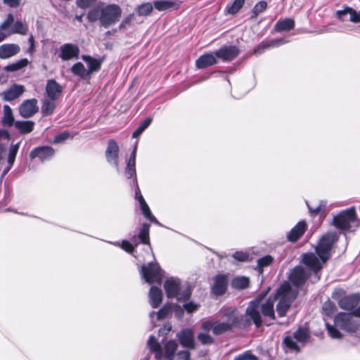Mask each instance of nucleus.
Returning <instances> with one entry per match:
<instances>
[{"mask_svg": "<svg viewBox=\"0 0 360 360\" xmlns=\"http://www.w3.org/2000/svg\"><path fill=\"white\" fill-rule=\"evenodd\" d=\"M154 8L159 11L177 9L178 3L171 0H158L153 2Z\"/></svg>", "mask_w": 360, "mask_h": 360, "instance_id": "obj_28", "label": "nucleus"}, {"mask_svg": "<svg viewBox=\"0 0 360 360\" xmlns=\"http://www.w3.org/2000/svg\"><path fill=\"white\" fill-rule=\"evenodd\" d=\"M307 229V224L304 221H299L287 235V238L290 242H296L304 234Z\"/></svg>", "mask_w": 360, "mask_h": 360, "instance_id": "obj_24", "label": "nucleus"}, {"mask_svg": "<svg viewBox=\"0 0 360 360\" xmlns=\"http://www.w3.org/2000/svg\"><path fill=\"white\" fill-rule=\"evenodd\" d=\"M34 127V122L31 120L27 121H16L15 122V127L21 133V134H28L30 133Z\"/></svg>", "mask_w": 360, "mask_h": 360, "instance_id": "obj_34", "label": "nucleus"}, {"mask_svg": "<svg viewBox=\"0 0 360 360\" xmlns=\"http://www.w3.org/2000/svg\"><path fill=\"white\" fill-rule=\"evenodd\" d=\"M267 292L259 293L253 300L249 302L245 311V316L252 319L256 326L259 328L262 325L261 314L259 313L260 304L266 295Z\"/></svg>", "mask_w": 360, "mask_h": 360, "instance_id": "obj_7", "label": "nucleus"}, {"mask_svg": "<svg viewBox=\"0 0 360 360\" xmlns=\"http://www.w3.org/2000/svg\"><path fill=\"white\" fill-rule=\"evenodd\" d=\"M97 0H77L76 4L78 7L85 9L93 6Z\"/></svg>", "mask_w": 360, "mask_h": 360, "instance_id": "obj_57", "label": "nucleus"}, {"mask_svg": "<svg viewBox=\"0 0 360 360\" xmlns=\"http://www.w3.org/2000/svg\"><path fill=\"white\" fill-rule=\"evenodd\" d=\"M152 122L151 117H148L145 120H143L139 127L134 131L132 136L136 138L139 136L142 132Z\"/></svg>", "mask_w": 360, "mask_h": 360, "instance_id": "obj_47", "label": "nucleus"}, {"mask_svg": "<svg viewBox=\"0 0 360 360\" xmlns=\"http://www.w3.org/2000/svg\"><path fill=\"white\" fill-rule=\"evenodd\" d=\"M14 18L11 13H9L6 19L1 24L0 29L4 30L7 29L12 24L13 25Z\"/></svg>", "mask_w": 360, "mask_h": 360, "instance_id": "obj_58", "label": "nucleus"}, {"mask_svg": "<svg viewBox=\"0 0 360 360\" xmlns=\"http://www.w3.org/2000/svg\"><path fill=\"white\" fill-rule=\"evenodd\" d=\"M208 333L209 332L204 331L198 335V340L202 345H210L214 342V338Z\"/></svg>", "mask_w": 360, "mask_h": 360, "instance_id": "obj_49", "label": "nucleus"}, {"mask_svg": "<svg viewBox=\"0 0 360 360\" xmlns=\"http://www.w3.org/2000/svg\"><path fill=\"white\" fill-rule=\"evenodd\" d=\"M201 328L203 331L206 332L212 330V333L215 335H221L232 330L229 323L225 321L214 320L204 321L202 323Z\"/></svg>", "mask_w": 360, "mask_h": 360, "instance_id": "obj_11", "label": "nucleus"}, {"mask_svg": "<svg viewBox=\"0 0 360 360\" xmlns=\"http://www.w3.org/2000/svg\"><path fill=\"white\" fill-rule=\"evenodd\" d=\"M25 90L23 85L14 84L2 91L0 96L6 101H12L20 97L25 92Z\"/></svg>", "mask_w": 360, "mask_h": 360, "instance_id": "obj_17", "label": "nucleus"}, {"mask_svg": "<svg viewBox=\"0 0 360 360\" xmlns=\"http://www.w3.org/2000/svg\"><path fill=\"white\" fill-rule=\"evenodd\" d=\"M164 288L167 297H176L179 301L188 300L191 295V288L187 286L182 288L179 278H171L165 281Z\"/></svg>", "mask_w": 360, "mask_h": 360, "instance_id": "obj_4", "label": "nucleus"}, {"mask_svg": "<svg viewBox=\"0 0 360 360\" xmlns=\"http://www.w3.org/2000/svg\"><path fill=\"white\" fill-rule=\"evenodd\" d=\"M336 240L337 235L335 233H327L319 240V243L316 248V252L319 259L312 252L305 253L302 255V262L317 275L322 268V264L326 263L330 257L333 245Z\"/></svg>", "mask_w": 360, "mask_h": 360, "instance_id": "obj_1", "label": "nucleus"}, {"mask_svg": "<svg viewBox=\"0 0 360 360\" xmlns=\"http://www.w3.org/2000/svg\"><path fill=\"white\" fill-rule=\"evenodd\" d=\"M334 322L336 327L350 333L355 332L358 329V325L350 314L339 313L335 317Z\"/></svg>", "mask_w": 360, "mask_h": 360, "instance_id": "obj_10", "label": "nucleus"}, {"mask_svg": "<svg viewBox=\"0 0 360 360\" xmlns=\"http://www.w3.org/2000/svg\"><path fill=\"white\" fill-rule=\"evenodd\" d=\"M148 346L150 349L155 352V356L157 360H160L163 356L162 348L156 338L151 335L148 340Z\"/></svg>", "mask_w": 360, "mask_h": 360, "instance_id": "obj_32", "label": "nucleus"}, {"mask_svg": "<svg viewBox=\"0 0 360 360\" xmlns=\"http://www.w3.org/2000/svg\"><path fill=\"white\" fill-rule=\"evenodd\" d=\"M198 306L193 302H188L184 304V308L188 313H192L198 309Z\"/></svg>", "mask_w": 360, "mask_h": 360, "instance_id": "obj_63", "label": "nucleus"}, {"mask_svg": "<svg viewBox=\"0 0 360 360\" xmlns=\"http://www.w3.org/2000/svg\"><path fill=\"white\" fill-rule=\"evenodd\" d=\"M1 122L4 125L7 127H11L13 124L15 125V122H14V117L12 110L8 105H4V116L2 117Z\"/></svg>", "mask_w": 360, "mask_h": 360, "instance_id": "obj_35", "label": "nucleus"}, {"mask_svg": "<svg viewBox=\"0 0 360 360\" xmlns=\"http://www.w3.org/2000/svg\"><path fill=\"white\" fill-rule=\"evenodd\" d=\"M326 328L329 335L332 338L339 339L342 338L341 333L335 328V326H331L329 323H326Z\"/></svg>", "mask_w": 360, "mask_h": 360, "instance_id": "obj_54", "label": "nucleus"}, {"mask_svg": "<svg viewBox=\"0 0 360 360\" xmlns=\"http://www.w3.org/2000/svg\"><path fill=\"white\" fill-rule=\"evenodd\" d=\"M153 7L154 6L151 3H143L136 7V11L140 16H147L151 13Z\"/></svg>", "mask_w": 360, "mask_h": 360, "instance_id": "obj_39", "label": "nucleus"}, {"mask_svg": "<svg viewBox=\"0 0 360 360\" xmlns=\"http://www.w3.org/2000/svg\"><path fill=\"white\" fill-rule=\"evenodd\" d=\"M276 297H269L264 302L260 304L259 313L262 312L265 318L269 319L271 321L276 319L274 312V302Z\"/></svg>", "mask_w": 360, "mask_h": 360, "instance_id": "obj_23", "label": "nucleus"}, {"mask_svg": "<svg viewBox=\"0 0 360 360\" xmlns=\"http://www.w3.org/2000/svg\"><path fill=\"white\" fill-rule=\"evenodd\" d=\"M122 15V8L115 4L105 5L99 2L96 6L89 10L86 18L91 22L99 20L100 24L105 28L115 24Z\"/></svg>", "mask_w": 360, "mask_h": 360, "instance_id": "obj_2", "label": "nucleus"}, {"mask_svg": "<svg viewBox=\"0 0 360 360\" xmlns=\"http://www.w3.org/2000/svg\"><path fill=\"white\" fill-rule=\"evenodd\" d=\"M180 343L185 347L193 348L194 339L193 333L191 329H184L178 334Z\"/></svg>", "mask_w": 360, "mask_h": 360, "instance_id": "obj_26", "label": "nucleus"}, {"mask_svg": "<svg viewBox=\"0 0 360 360\" xmlns=\"http://www.w3.org/2000/svg\"><path fill=\"white\" fill-rule=\"evenodd\" d=\"M124 174L127 179L132 178L136 179V164L127 162V166L124 169Z\"/></svg>", "mask_w": 360, "mask_h": 360, "instance_id": "obj_52", "label": "nucleus"}, {"mask_svg": "<svg viewBox=\"0 0 360 360\" xmlns=\"http://www.w3.org/2000/svg\"><path fill=\"white\" fill-rule=\"evenodd\" d=\"M62 86L54 79H49L46 86V96L50 100H57L61 95Z\"/></svg>", "mask_w": 360, "mask_h": 360, "instance_id": "obj_19", "label": "nucleus"}, {"mask_svg": "<svg viewBox=\"0 0 360 360\" xmlns=\"http://www.w3.org/2000/svg\"><path fill=\"white\" fill-rule=\"evenodd\" d=\"M353 12L356 13V18L357 19H359L360 17H359V14L360 13V11L359 12H357L356 11H355L354 9L352 8H349V7H347L344 10H340V11H338L336 12V15L340 19V20H342V17L349 13V15H350V21L352 22H354V23H358L359 22H356V21H353L352 20V15H353Z\"/></svg>", "mask_w": 360, "mask_h": 360, "instance_id": "obj_45", "label": "nucleus"}, {"mask_svg": "<svg viewBox=\"0 0 360 360\" xmlns=\"http://www.w3.org/2000/svg\"><path fill=\"white\" fill-rule=\"evenodd\" d=\"M132 20H133V15L132 14H130V15H127L121 22V23L119 25V28L120 30L126 28L127 26L130 25V23H131Z\"/></svg>", "mask_w": 360, "mask_h": 360, "instance_id": "obj_62", "label": "nucleus"}, {"mask_svg": "<svg viewBox=\"0 0 360 360\" xmlns=\"http://www.w3.org/2000/svg\"><path fill=\"white\" fill-rule=\"evenodd\" d=\"M79 49L77 44L66 43L59 49L58 57L63 60H70L79 58Z\"/></svg>", "mask_w": 360, "mask_h": 360, "instance_id": "obj_14", "label": "nucleus"}, {"mask_svg": "<svg viewBox=\"0 0 360 360\" xmlns=\"http://www.w3.org/2000/svg\"><path fill=\"white\" fill-rule=\"evenodd\" d=\"M309 338L308 330L304 328H299L294 333L288 335L284 338L283 345L291 352H299Z\"/></svg>", "mask_w": 360, "mask_h": 360, "instance_id": "obj_5", "label": "nucleus"}, {"mask_svg": "<svg viewBox=\"0 0 360 360\" xmlns=\"http://www.w3.org/2000/svg\"><path fill=\"white\" fill-rule=\"evenodd\" d=\"M244 4L245 0H234L231 4L227 5L226 11L228 13L234 15L240 11Z\"/></svg>", "mask_w": 360, "mask_h": 360, "instance_id": "obj_44", "label": "nucleus"}, {"mask_svg": "<svg viewBox=\"0 0 360 360\" xmlns=\"http://www.w3.org/2000/svg\"><path fill=\"white\" fill-rule=\"evenodd\" d=\"M234 360H257V357L249 352H245L234 358Z\"/></svg>", "mask_w": 360, "mask_h": 360, "instance_id": "obj_59", "label": "nucleus"}, {"mask_svg": "<svg viewBox=\"0 0 360 360\" xmlns=\"http://www.w3.org/2000/svg\"><path fill=\"white\" fill-rule=\"evenodd\" d=\"M162 300V290L155 286H152L149 291V302L153 308H158Z\"/></svg>", "mask_w": 360, "mask_h": 360, "instance_id": "obj_27", "label": "nucleus"}, {"mask_svg": "<svg viewBox=\"0 0 360 360\" xmlns=\"http://www.w3.org/2000/svg\"><path fill=\"white\" fill-rule=\"evenodd\" d=\"M249 278L245 276L236 277L231 281V286L236 289H244L249 285Z\"/></svg>", "mask_w": 360, "mask_h": 360, "instance_id": "obj_40", "label": "nucleus"}, {"mask_svg": "<svg viewBox=\"0 0 360 360\" xmlns=\"http://www.w3.org/2000/svg\"><path fill=\"white\" fill-rule=\"evenodd\" d=\"M322 309H323V313L327 316H330L335 312V311L336 309V307L334 303H333L330 300H328L323 303Z\"/></svg>", "mask_w": 360, "mask_h": 360, "instance_id": "obj_50", "label": "nucleus"}, {"mask_svg": "<svg viewBox=\"0 0 360 360\" xmlns=\"http://www.w3.org/2000/svg\"><path fill=\"white\" fill-rule=\"evenodd\" d=\"M360 302V296L358 294L345 296L338 300L340 307L345 310H352L358 306Z\"/></svg>", "mask_w": 360, "mask_h": 360, "instance_id": "obj_20", "label": "nucleus"}, {"mask_svg": "<svg viewBox=\"0 0 360 360\" xmlns=\"http://www.w3.org/2000/svg\"><path fill=\"white\" fill-rule=\"evenodd\" d=\"M20 143L13 144L11 146L8 155V165H13L15 159L16 154L19 149Z\"/></svg>", "mask_w": 360, "mask_h": 360, "instance_id": "obj_48", "label": "nucleus"}, {"mask_svg": "<svg viewBox=\"0 0 360 360\" xmlns=\"http://www.w3.org/2000/svg\"><path fill=\"white\" fill-rule=\"evenodd\" d=\"M172 307H173L172 305L165 304L158 312H155V311L150 312V317L152 321H153L154 316L157 317V320H161V319H163L165 317H167V315L171 312ZM174 307L177 308L180 311L181 314L183 313V310L180 307L175 305V306H174Z\"/></svg>", "mask_w": 360, "mask_h": 360, "instance_id": "obj_29", "label": "nucleus"}, {"mask_svg": "<svg viewBox=\"0 0 360 360\" xmlns=\"http://www.w3.org/2000/svg\"><path fill=\"white\" fill-rule=\"evenodd\" d=\"M273 262V258L270 255H266L257 260V267L260 271H262L264 267L270 265Z\"/></svg>", "mask_w": 360, "mask_h": 360, "instance_id": "obj_53", "label": "nucleus"}, {"mask_svg": "<svg viewBox=\"0 0 360 360\" xmlns=\"http://www.w3.org/2000/svg\"><path fill=\"white\" fill-rule=\"evenodd\" d=\"M223 317L225 319V322L229 323L231 328L236 327L239 328H246L251 324V321L249 317L244 318L243 315L240 314L236 308L228 307L222 311Z\"/></svg>", "mask_w": 360, "mask_h": 360, "instance_id": "obj_6", "label": "nucleus"}, {"mask_svg": "<svg viewBox=\"0 0 360 360\" xmlns=\"http://www.w3.org/2000/svg\"><path fill=\"white\" fill-rule=\"evenodd\" d=\"M20 51L17 44H4L0 46V59H8L16 56Z\"/></svg>", "mask_w": 360, "mask_h": 360, "instance_id": "obj_22", "label": "nucleus"}, {"mask_svg": "<svg viewBox=\"0 0 360 360\" xmlns=\"http://www.w3.org/2000/svg\"><path fill=\"white\" fill-rule=\"evenodd\" d=\"M297 295V290L292 289L289 283H285L281 285L275 296L276 300L278 299L276 311L279 316L283 317L286 315L291 303L296 298Z\"/></svg>", "mask_w": 360, "mask_h": 360, "instance_id": "obj_3", "label": "nucleus"}, {"mask_svg": "<svg viewBox=\"0 0 360 360\" xmlns=\"http://www.w3.org/2000/svg\"><path fill=\"white\" fill-rule=\"evenodd\" d=\"M309 276V272L301 266H295L290 274L291 283L298 287L302 285Z\"/></svg>", "mask_w": 360, "mask_h": 360, "instance_id": "obj_16", "label": "nucleus"}, {"mask_svg": "<svg viewBox=\"0 0 360 360\" xmlns=\"http://www.w3.org/2000/svg\"><path fill=\"white\" fill-rule=\"evenodd\" d=\"M266 49H269L266 46L265 41H263L254 49V53L256 55H259L263 53Z\"/></svg>", "mask_w": 360, "mask_h": 360, "instance_id": "obj_61", "label": "nucleus"}, {"mask_svg": "<svg viewBox=\"0 0 360 360\" xmlns=\"http://www.w3.org/2000/svg\"><path fill=\"white\" fill-rule=\"evenodd\" d=\"M70 136V134L68 132L64 131L60 134H58L55 136L53 139L54 143H60L64 141H65Z\"/></svg>", "mask_w": 360, "mask_h": 360, "instance_id": "obj_60", "label": "nucleus"}, {"mask_svg": "<svg viewBox=\"0 0 360 360\" xmlns=\"http://www.w3.org/2000/svg\"><path fill=\"white\" fill-rule=\"evenodd\" d=\"M239 52L236 46H224L216 51L215 55L224 61H230L236 58Z\"/></svg>", "mask_w": 360, "mask_h": 360, "instance_id": "obj_18", "label": "nucleus"}, {"mask_svg": "<svg viewBox=\"0 0 360 360\" xmlns=\"http://www.w3.org/2000/svg\"><path fill=\"white\" fill-rule=\"evenodd\" d=\"M140 208L142 211L144 217L148 219L150 221L155 223L158 225H161L160 223L157 220V219L153 215L148 205L146 202V201L141 202L139 203Z\"/></svg>", "mask_w": 360, "mask_h": 360, "instance_id": "obj_38", "label": "nucleus"}, {"mask_svg": "<svg viewBox=\"0 0 360 360\" xmlns=\"http://www.w3.org/2000/svg\"><path fill=\"white\" fill-rule=\"evenodd\" d=\"M28 60L27 58L20 59L14 63H12L5 67V70L7 71H16L20 70L28 65Z\"/></svg>", "mask_w": 360, "mask_h": 360, "instance_id": "obj_41", "label": "nucleus"}, {"mask_svg": "<svg viewBox=\"0 0 360 360\" xmlns=\"http://www.w3.org/2000/svg\"><path fill=\"white\" fill-rule=\"evenodd\" d=\"M56 101L50 100L47 97H44L41 106V112L43 115H51L56 108Z\"/></svg>", "mask_w": 360, "mask_h": 360, "instance_id": "obj_37", "label": "nucleus"}, {"mask_svg": "<svg viewBox=\"0 0 360 360\" xmlns=\"http://www.w3.org/2000/svg\"><path fill=\"white\" fill-rule=\"evenodd\" d=\"M228 277L226 275H217L214 278V283L212 287V292L216 295H223L227 288Z\"/></svg>", "mask_w": 360, "mask_h": 360, "instance_id": "obj_21", "label": "nucleus"}, {"mask_svg": "<svg viewBox=\"0 0 360 360\" xmlns=\"http://www.w3.org/2000/svg\"><path fill=\"white\" fill-rule=\"evenodd\" d=\"M28 31V27L21 21L17 20L13 22L11 33L25 35Z\"/></svg>", "mask_w": 360, "mask_h": 360, "instance_id": "obj_42", "label": "nucleus"}, {"mask_svg": "<svg viewBox=\"0 0 360 360\" xmlns=\"http://www.w3.org/2000/svg\"><path fill=\"white\" fill-rule=\"evenodd\" d=\"M356 223L355 210L353 208L342 211L333 218V224L338 229L348 230Z\"/></svg>", "mask_w": 360, "mask_h": 360, "instance_id": "obj_9", "label": "nucleus"}, {"mask_svg": "<svg viewBox=\"0 0 360 360\" xmlns=\"http://www.w3.org/2000/svg\"><path fill=\"white\" fill-rule=\"evenodd\" d=\"M177 356L179 359L189 360L190 359V352L187 350H183V351L179 352L177 354Z\"/></svg>", "mask_w": 360, "mask_h": 360, "instance_id": "obj_64", "label": "nucleus"}, {"mask_svg": "<svg viewBox=\"0 0 360 360\" xmlns=\"http://www.w3.org/2000/svg\"><path fill=\"white\" fill-rule=\"evenodd\" d=\"M39 110L36 98L25 100L19 106L18 111L21 117L30 118Z\"/></svg>", "mask_w": 360, "mask_h": 360, "instance_id": "obj_15", "label": "nucleus"}, {"mask_svg": "<svg viewBox=\"0 0 360 360\" xmlns=\"http://www.w3.org/2000/svg\"><path fill=\"white\" fill-rule=\"evenodd\" d=\"M119 146L117 143L114 139H110L108 142V147L106 148L105 155L107 162L115 167L119 171Z\"/></svg>", "mask_w": 360, "mask_h": 360, "instance_id": "obj_12", "label": "nucleus"}, {"mask_svg": "<svg viewBox=\"0 0 360 360\" xmlns=\"http://www.w3.org/2000/svg\"><path fill=\"white\" fill-rule=\"evenodd\" d=\"M215 53H207L200 56L195 61L198 68L202 69L211 66L217 63Z\"/></svg>", "mask_w": 360, "mask_h": 360, "instance_id": "obj_25", "label": "nucleus"}, {"mask_svg": "<svg viewBox=\"0 0 360 360\" xmlns=\"http://www.w3.org/2000/svg\"><path fill=\"white\" fill-rule=\"evenodd\" d=\"M295 27V21L291 18H285L278 20L275 26L274 30L277 32H285L292 30Z\"/></svg>", "mask_w": 360, "mask_h": 360, "instance_id": "obj_31", "label": "nucleus"}, {"mask_svg": "<svg viewBox=\"0 0 360 360\" xmlns=\"http://www.w3.org/2000/svg\"><path fill=\"white\" fill-rule=\"evenodd\" d=\"M267 7V4L264 1H260L258 2L253 8L252 11V19H256L259 13L263 12L264 10H266Z\"/></svg>", "mask_w": 360, "mask_h": 360, "instance_id": "obj_46", "label": "nucleus"}, {"mask_svg": "<svg viewBox=\"0 0 360 360\" xmlns=\"http://www.w3.org/2000/svg\"><path fill=\"white\" fill-rule=\"evenodd\" d=\"M149 229L150 225L148 224H143L139 233V238L142 243L150 245Z\"/></svg>", "mask_w": 360, "mask_h": 360, "instance_id": "obj_43", "label": "nucleus"}, {"mask_svg": "<svg viewBox=\"0 0 360 360\" xmlns=\"http://www.w3.org/2000/svg\"><path fill=\"white\" fill-rule=\"evenodd\" d=\"M178 345L175 340H169L165 345L164 347V357L167 360H173L176 351L177 349Z\"/></svg>", "mask_w": 360, "mask_h": 360, "instance_id": "obj_33", "label": "nucleus"}, {"mask_svg": "<svg viewBox=\"0 0 360 360\" xmlns=\"http://www.w3.org/2000/svg\"><path fill=\"white\" fill-rule=\"evenodd\" d=\"M141 274L145 281L149 284L154 283H160L163 277L159 264L155 262H150L148 265H143L141 269Z\"/></svg>", "mask_w": 360, "mask_h": 360, "instance_id": "obj_8", "label": "nucleus"}, {"mask_svg": "<svg viewBox=\"0 0 360 360\" xmlns=\"http://www.w3.org/2000/svg\"><path fill=\"white\" fill-rule=\"evenodd\" d=\"M82 60L86 63L88 69L86 70L89 75L90 76L94 72H96L100 70L101 65V61L91 57L90 56L82 55Z\"/></svg>", "mask_w": 360, "mask_h": 360, "instance_id": "obj_30", "label": "nucleus"}, {"mask_svg": "<svg viewBox=\"0 0 360 360\" xmlns=\"http://www.w3.org/2000/svg\"><path fill=\"white\" fill-rule=\"evenodd\" d=\"M268 49L278 47L288 42L285 38L273 39L265 41Z\"/></svg>", "mask_w": 360, "mask_h": 360, "instance_id": "obj_51", "label": "nucleus"}, {"mask_svg": "<svg viewBox=\"0 0 360 360\" xmlns=\"http://www.w3.org/2000/svg\"><path fill=\"white\" fill-rule=\"evenodd\" d=\"M71 72L73 75H77L82 79H86L89 77L86 69L81 62H78L74 64L71 68Z\"/></svg>", "mask_w": 360, "mask_h": 360, "instance_id": "obj_36", "label": "nucleus"}, {"mask_svg": "<svg viewBox=\"0 0 360 360\" xmlns=\"http://www.w3.org/2000/svg\"><path fill=\"white\" fill-rule=\"evenodd\" d=\"M113 245L121 247L126 252L131 253L134 249V246L127 240H122L121 243L118 242L112 243Z\"/></svg>", "mask_w": 360, "mask_h": 360, "instance_id": "obj_55", "label": "nucleus"}, {"mask_svg": "<svg viewBox=\"0 0 360 360\" xmlns=\"http://www.w3.org/2000/svg\"><path fill=\"white\" fill-rule=\"evenodd\" d=\"M55 155V150L51 146H44L36 147L30 153L31 160L38 158L41 162L50 160Z\"/></svg>", "mask_w": 360, "mask_h": 360, "instance_id": "obj_13", "label": "nucleus"}, {"mask_svg": "<svg viewBox=\"0 0 360 360\" xmlns=\"http://www.w3.org/2000/svg\"><path fill=\"white\" fill-rule=\"evenodd\" d=\"M232 257L238 262H247L249 259V255L246 252L237 251L232 255Z\"/></svg>", "mask_w": 360, "mask_h": 360, "instance_id": "obj_56", "label": "nucleus"}]
</instances>
